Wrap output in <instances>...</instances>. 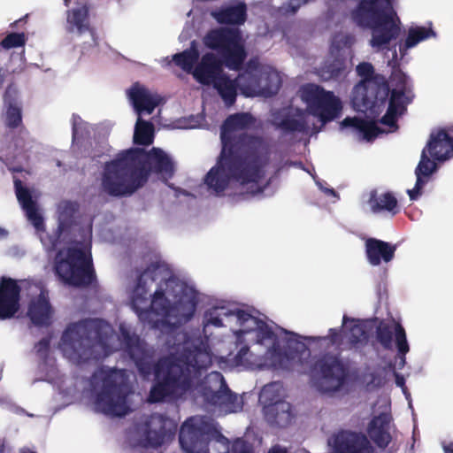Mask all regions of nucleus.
<instances>
[{
	"mask_svg": "<svg viewBox=\"0 0 453 453\" xmlns=\"http://www.w3.org/2000/svg\"><path fill=\"white\" fill-rule=\"evenodd\" d=\"M205 115H182L177 119L171 122L170 124L165 125L168 128H199L204 127L205 125Z\"/></svg>",
	"mask_w": 453,
	"mask_h": 453,
	"instance_id": "obj_34",
	"label": "nucleus"
},
{
	"mask_svg": "<svg viewBox=\"0 0 453 453\" xmlns=\"http://www.w3.org/2000/svg\"><path fill=\"white\" fill-rule=\"evenodd\" d=\"M6 113H21L22 104L19 99L17 91L8 88L4 96Z\"/></svg>",
	"mask_w": 453,
	"mask_h": 453,
	"instance_id": "obj_38",
	"label": "nucleus"
},
{
	"mask_svg": "<svg viewBox=\"0 0 453 453\" xmlns=\"http://www.w3.org/2000/svg\"><path fill=\"white\" fill-rule=\"evenodd\" d=\"M269 419H274L280 425L288 423L292 418V407L281 399L273 405V414H265Z\"/></svg>",
	"mask_w": 453,
	"mask_h": 453,
	"instance_id": "obj_36",
	"label": "nucleus"
},
{
	"mask_svg": "<svg viewBox=\"0 0 453 453\" xmlns=\"http://www.w3.org/2000/svg\"><path fill=\"white\" fill-rule=\"evenodd\" d=\"M308 119H306L304 121L305 122H311L313 125H315V123H319V127H316L314 126L312 128H311L310 127H288L287 128H290V129H293V130H301V129H305L307 131H311V132H319L321 128V127L327 121H330L331 119H333V117L334 115H321V114H319V115H305Z\"/></svg>",
	"mask_w": 453,
	"mask_h": 453,
	"instance_id": "obj_39",
	"label": "nucleus"
},
{
	"mask_svg": "<svg viewBox=\"0 0 453 453\" xmlns=\"http://www.w3.org/2000/svg\"><path fill=\"white\" fill-rule=\"evenodd\" d=\"M26 36L24 33H10L0 42V45L6 50L24 46Z\"/></svg>",
	"mask_w": 453,
	"mask_h": 453,
	"instance_id": "obj_40",
	"label": "nucleus"
},
{
	"mask_svg": "<svg viewBox=\"0 0 453 453\" xmlns=\"http://www.w3.org/2000/svg\"><path fill=\"white\" fill-rule=\"evenodd\" d=\"M8 231L3 227H0V240L5 239L8 236Z\"/></svg>",
	"mask_w": 453,
	"mask_h": 453,
	"instance_id": "obj_50",
	"label": "nucleus"
},
{
	"mask_svg": "<svg viewBox=\"0 0 453 453\" xmlns=\"http://www.w3.org/2000/svg\"><path fill=\"white\" fill-rule=\"evenodd\" d=\"M204 46L216 51L224 65L240 71L248 57L242 34L237 28L218 27L209 30L203 39Z\"/></svg>",
	"mask_w": 453,
	"mask_h": 453,
	"instance_id": "obj_11",
	"label": "nucleus"
},
{
	"mask_svg": "<svg viewBox=\"0 0 453 453\" xmlns=\"http://www.w3.org/2000/svg\"><path fill=\"white\" fill-rule=\"evenodd\" d=\"M177 424L174 420L166 418L159 414L152 415L149 420L139 428L141 439L139 445L142 447H158L170 441Z\"/></svg>",
	"mask_w": 453,
	"mask_h": 453,
	"instance_id": "obj_15",
	"label": "nucleus"
},
{
	"mask_svg": "<svg viewBox=\"0 0 453 453\" xmlns=\"http://www.w3.org/2000/svg\"><path fill=\"white\" fill-rule=\"evenodd\" d=\"M350 16L358 27L372 30L370 44L377 50L387 48L398 35L395 0H359Z\"/></svg>",
	"mask_w": 453,
	"mask_h": 453,
	"instance_id": "obj_6",
	"label": "nucleus"
},
{
	"mask_svg": "<svg viewBox=\"0 0 453 453\" xmlns=\"http://www.w3.org/2000/svg\"><path fill=\"white\" fill-rule=\"evenodd\" d=\"M366 256L372 265H378L381 261L388 263L394 257L395 246L376 239H369L365 242Z\"/></svg>",
	"mask_w": 453,
	"mask_h": 453,
	"instance_id": "obj_26",
	"label": "nucleus"
},
{
	"mask_svg": "<svg viewBox=\"0 0 453 453\" xmlns=\"http://www.w3.org/2000/svg\"><path fill=\"white\" fill-rule=\"evenodd\" d=\"M200 53L196 41H192L190 47L173 56L174 64L187 73H192L198 63Z\"/></svg>",
	"mask_w": 453,
	"mask_h": 453,
	"instance_id": "obj_29",
	"label": "nucleus"
},
{
	"mask_svg": "<svg viewBox=\"0 0 453 453\" xmlns=\"http://www.w3.org/2000/svg\"><path fill=\"white\" fill-rule=\"evenodd\" d=\"M299 96L310 111L309 113H342L343 105L340 97L318 84L303 85L299 89ZM296 113L306 112L297 110Z\"/></svg>",
	"mask_w": 453,
	"mask_h": 453,
	"instance_id": "obj_13",
	"label": "nucleus"
},
{
	"mask_svg": "<svg viewBox=\"0 0 453 453\" xmlns=\"http://www.w3.org/2000/svg\"><path fill=\"white\" fill-rule=\"evenodd\" d=\"M373 115H355L341 122V129L346 130L358 141H371L380 133H390L397 129L398 115H382L375 121Z\"/></svg>",
	"mask_w": 453,
	"mask_h": 453,
	"instance_id": "obj_12",
	"label": "nucleus"
},
{
	"mask_svg": "<svg viewBox=\"0 0 453 453\" xmlns=\"http://www.w3.org/2000/svg\"><path fill=\"white\" fill-rule=\"evenodd\" d=\"M180 444L186 453H227L229 441L213 420L203 417L188 418L181 426Z\"/></svg>",
	"mask_w": 453,
	"mask_h": 453,
	"instance_id": "obj_9",
	"label": "nucleus"
},
{
	"mask_svg": "<svg viewBox=\"0 0 453 453\" xmlns=\"http://www.w3.org/2000/svg\"><path fill=\"white\" fill-rule=\"evenodd\" d=\"M151 171L166 179L173 172V164L159 149L154 148L150 152L142 149L124 150L105 165L102 188L114 196L131 195L146 182Z\"/></svg>",
	"mask_w": 453,
	"mask_h": 453,
	"instance_id": "obj_4",
	"label": "nucleus"
},
{
	"mask_svg": "<svg viewBox=\"0 0 453 453\" xmlns=\"http://www.w3.org/2000/svg\"><path fill=\"white\" fill-rule=\"evenodd\" d=\"M369 206L374 212L380 211H393L395 213L396 199L389 193H382L380 195L372 194L369 201Z\"/></svg>",
	"mask_w": 453,
	"mask_h": 453,
	"instance_id": "obj_32",
	"label": "nucleus"
},
{
	"mask_svg": "<svg viewBox=\"0 0 453 453\" xmlns=\"http://www.w3.org/2000/svg\"><path fill=\"white\" fill-rule=\"evenodd\" d=\"M230 453H252L250 446L242 440H236L231 448Z\"/></svg>",
	"mask_w": 453,
	"mask_h": 453,
	"instance_id": "obj_42",
	"label": "nucleus"
},
{
	"mask_svg": "<svg viewBox=\"0 0 453 453\" xmlns=\"http://www.w3.org/2000/svg\"><path fill=\"white\" fill-rule=\"evenodd\" d=\"M395 88L389 89L385 113H404L412 102L414 94L408 85V77L402 72L394 74Z\"/></svg>",
	"mask_w": 453,
	"mask_h": 453,
	"instance_id": "obj_19",
	"label": "nucleus"
},
{
	"mask_svg": "<svg viewBox=\"0 0 453 453\" xmlns=\"http://www.w3.org/2000/svg\"><path fill=\"white\" fill-rule=\"evenodd\" d=\"M453 157V127L434 128L426 146L423 149L420 161L415 170L416 184L408 189L411 200H416L421 195L422 188L428 182L430 176L436 171L435 161H445Z\"/></svg>",
	"mask_w": 453,
	"mask_h": 453,
	"instance_id": "obj_10",
	"label": "nucleus"
},
{
	"mask_svg": "<svg viewBox=\"0 0 453 453\" xmlns=\"http://www.w3.org/2000/svg\"><path fill=\"white\" fill-rule=\"evenodd\" d=\"M4 122L10 127H18L21 123V115H5Z\"/></svg>",
	"mask_w": 453,
	"mask_h": 453,
	"instance_id": "obj_44",
	"label": "nucleus"
},
{
	"mask_svg": "<svg viewBox=\"0 0 453 453\" xmlns=\"http://www.w3.org/2000/svg\"><path fill=\"white\" fill-rule=\"evenodd\" d=\"M0 453H2V449L0 448Z\"/></svg>",
	"mask_w": 453,
	"mask_h": 453,
	"instance_id": "obj_55",
	"label": "nucleus"
},
{
	"mask_svg": "<svg viewBox=\"0 0 453 453\" xmlns=\"http://www.w3.org/2000/svg\"><path fill=\"white\" fill-rule=\"evenodd\" d=\"M395 383L398 387L404 390V378L399 374H395Z\"/></svg>",
	"mask_w": 453,
	"mask_h": 453,
	"instance_id": "obj_45",
	"label": "nucleus"
},
{
	"mask_svg": "<svg viewBox=\"0 0 453 453\" xmlns=\"http://www.w3.org/2000/svg\"><path fill=\"white\" fill-rule=\"evenodd\" d=\"M75 6L66 11L65 30L81 35L91 30L89 4L87 0H74Z\"/></svg>",
	"mask_w": 453,
	"mask_h": 453,
	"instance_id": "obj_24",
	"label": "nucleus"
},
{
	"mask_svg": "<svg viewBox=\"0 0 453 453\" xmlns=\"http://www.w3.org/2000/svg\"><path fill=\"white\" fill-rule=\"evenodd\" d=\"M127 374L123 370L101 368L90 381L89 402L97 412L121 417L131 411Z\"/></svg>",
	"mask_w": 453,
	"mask_h": 453,
	"instance_id": "obj_5",
	"label": "nucleus"
},
{
	"mask_svg": "<svg viewBox=\"0 0 453 453\" xmlns=\"http://www.w3.org/2000/svg\"><path fill=\"white\" fill-rule=\"evenodd\" d=\"M346 70V60L343 58L335 57L325 61L320 67V75L324 80H337L342 77Z\"/></svg>",
	"mask_w": 453,
	"mask_h": 453,
	"instance_id": "obj_31",
	"label": "nucleus"
},
{
	"mask_svg": "<svg viewBox=\"0 0 453 453\" xmlns=\"http://www.w3.org/2000/svg\"><path fill=\"white\" fill-rule=\"evenodd\" d=\"M251 115H229L221 127L222 153L205 182L216 193L231 188L235 194L255 196L265 188L267 156L260 139L250 138L239 155L232 153V139L247 126Z\"/></svg>",
	"mask_w": 453,
	"mask_h": 453,
	"instance_id": "obj_3",
	"label": "nucleus"
},
{
	"mask_svg": "<svg viewBox=\"0 0 453 453\" xmlns=\"http://www.w3.org/2000/svg\"><path fill=\"white\" fill-rule=\"evenodd\" d=\"M284 395L281 384L273 382L263 388L259 395V403L263 406L265 414H273V405L280 401Z\"/></svg>",
	"mask_w": 453,
	"mask_h": 453,
	"instance_id": "obj_28",
	"label": "nucleus"
},
{
	"mask_svg": "<svg viewBox=\"0 0 453 453\" xmlns=\"http://www.w3.org/2000/svg\"><path fill=\"white\" fill-rule=\"evenodd\" d=\"M14 183L18 201L45 249H56L62 242L67 241L70 234L74 236V240L71 241L66 248L58 250L55 258L56 273L69 285L88 284L92 280L93 273L90 254L92 231L89 224L83 229L77 225H72V219L77 209L76 204L68 201L58 204V240H53L44 234L43 218L36 204L40 196L39 192L23 187L19 180H15Z\"/></svg>",
	"mask_w": 453,
	"mask_h": 453,
	"instance_id": "obj_2",
	"label": "nucleus"
},
{
	"mask_svg": "<svg viewBox=\"0 0 453 453\" xmlns=\"http://www.w3.org/2000/svg\"><path fill=\"white\" fill-rule=\"evenodd\" d=\"M154 137V127L151 123L138 118L134 134L135 143L149 145L152 143Z\"/></svg>",
	"mask_w": 453,
	"mask_h": 453,
	"instance_id": "obj_33",
	"label": "nucleus"
},
{
	"mask_svg": "<svg viewBox=\"0 0 453 453\" xmlns=\"http://www.w3.org/2000/svg\"><path fill=\"white\" fill-rule=\"evenodd\" d=\"M317 184H318V186L319 187L320 189L324 190L325 193L332 195V196H335V193H334V191L333 189L323 188V187L321 186V184L319 181L317 182Z\"/></svg>",
	"mask_w": 453,
	"mask_h": 453,
	"instance_id": "obj_48",
	"label": "nucleus"
},
{
	"mask_svg": "<svg viewBox=\"0 0 453 453\" xmlns=\"http://www.w3.org/2000/svg\"><path fill=\"white\" fill-rule=\"evenodd\" d=\"M211 85L218 90L227 104H232L235 102L237 88L239 89L237 77L234 80H231L226 74L223 73Z\"/></svg>",
	"mask_w": 453,
	"mask_h": 453,
	"instance_id": "obj_30",
	"label": "nucleus"
},
{
	"mask_svg": "<svg viewBox=\"0 0 453 453\" xmlns=\"http://www.w3.org/2000/svg\"><path fill=\"white\" fill-rule=\"evenodd\" d=\"M128 98L136 113H152L159 105L165 103V98L139 82L134 83L127 90Z\"/></svg>",
	"mask_w": 453,
	"mask_h": 453,
	"instance_id": "obj_21",
	"label": "nucleus"
},
{
	"mask_svg": "<svg viewBox=\"0 0 453 453\" xmlns=\"http://www.w3.org/2000/svg\"><path fill=\"white\" fill-rule=\"evenodd\" d=\"M239 90L242 95L249 96H272L278 93L280 80L277 73L249 74L239 73L237 76Z\"/></svg>",
	"mask_w": 453,
	"mask_h": 453,
	"instance_id": "obj_16",
	"label": "nucleus"
},
{
	"mask_svg": "<svg viewBox=\"0 0 453 453\" xmlns=\"http://www.w3.org/2000/svg\"><path fill=\"white\" fill-rule=\"evenodd\" d=\"M397 55H396V51L395 50L394 52V58H395Z\"/></svg>",
	"mask_w": 453,
	"mask_h": 453,
	"instance_id": "obj_54",
	"label": "nucleus"
},
{
	"mask_svg": "<svg viewBox=\"0 0 453 453\" xmlns=\"http://www.w3.org/2000/svg\"><path fill=\"white\" fill-rule=\"evenodd\" d=\"M367 433L371 440L380 448H386L396 437V429L392 423L390 403L386 397L379 400L373 411Z\"/></svg>",
	"mask_w": 453,
	"mask_h": 453,
	"instance_id": "obj_14",
	"label": "nucleus"
},
{
	"mask_svg": "<svg viewBox=\"0 0 453 453\" xmlns=\"http://www.w3.org/2000/svg\"><path fill=\"white\" fill-rule=\"evenodd\" d=\"M443 449L445 453H453V443L444 445Z\"/></svg>",
	"mask_w": 453,
	"mask_h": 453,
	"instance_id": "obj_49",
	"label": "nucleus"
},
{
	"mask_svg": "<svg viewBox=\"0 0 453 453\" xmlns=\"http://www.w3.org/2000/svg\"><path fill=\"white\" fill-rule=\"evenodd\" d=\"M400 357H399V360L396 362V365L398 366V368H402L405 365V357L403 354H400Z\"/></svg>",
	"mask_w": 453,
	"mask_h": 453,
	"instance_id": "obj_46",
	"label": "nucleus"
},
{
	"mask_svg": "<svg viewBox=\"0 0 453 453\" xmlns=\"http://www.w3.org/2000/svg\"><path fill=\"white\" fill-rule=\"evenodd\" d=\"M336 453H372V448L365 435L342 431L328 440Z\"/></svg>",
	"mask_w": 453,
	"mask_h": 453,
	"instance_id": "obj_20",
	"label": "nucleus"
},
{
	"mask_svg": "<svg viewBox=\"0 0 453 453\" xmlns=\"http://www.w3.org/2000/svg\"><path fill=\"white\" fill-rule=\"evenodd\" d=\"M219 24L242 25L247 19V7L244 3L221 9L214 15Z\"/></svg>",
	"mask_w": 453,
	"mask_h": 453,
	"instance_id": "obj_27",
	"label": "nucleus"
},
{
	"mask_svg": "<svg viewBox=\"0 0 453 453\" xmlns=\"http://www.w3.org/2000/svg\"><path fill=\"white\" fill-rule=\"evenodd\" d=\"M316 385L320 391L329 393L342 385L345 370L335 357H326L317 364L313 369Z\"/></svg>",
	"mask_w": 453,
	"mask_h": 453,
	"instance_id": "obj_17",
	"label": "nucleus"
},
{
	"mask_svg": "<svg viewBox=\"0 0 453 453\" xmlns=\"http://www.w3.org/2000/svg\"><path fill=\"white\" fill-rule=\"evenodd\" d=\"M284 331L288 333V331ZM288 334L295 335L298 339L299 342L304 344L305 349L309 356L306 357H301V351L297 349V345L296 343H293L292 346L289 347L286 340L280 341V348L282 349V352L283 354H287L289 359L290 365L288 369H297L303 372H307L308 368H310L311 365L310 361L311 354L308 349V345H311V342H319L322 345L330 341L332 344L341 345L344 344V341H346V344L356 346L358 343L364 342L367 338L365 323L354 319L349 320L345 317L343 318V335H339L336 330L330 329V340H328L326 337L303 338L291 332H288Z\"/></svg>",
	"mask_w": 453,
	"mask_h": 453,
	"instance_id": "obj_8",
	"label": "nucleus"
},
{
	"mask_svg": "<svg viewBox=\"0 0 453 453\" xmlns=\"http://www.w3.org/2000/svg\"><path fill=\"white\" fill-rule=\"evenodd\" d=\"M49 345H50L49 339H42L35 346V351H36L37 355L40 357V358L44 359L46 357L47 353L49 351Z\"/></svg>",
	"mask_w": 453,
	"mask_h": 453,
	"instance_id": "obj_43",
	"label": "nucleus"
},
{
	"mask_svg": "<svg viewBox=\"0 0 453 453\" xmlns=\"http://www.w3.org/2000/svg\"><path fill=\"white\" fill-rule=\"evenodd\" d=\"M22 283L19 287L17 281L4 278L0 282V319L13 317L19 309V292L26 288Z\"/></svg>",
	"mask_w": 453,
	"mask_h": 453,
	"instance_id": "obj_22",
	"label": "nucleus"
},
{
	"mask_svg": "<svg viewBox=\"0 0 453 453\" xmlns=\"http://www.w3.org/2000/svg\"><path fill=\"white\" fill-rule=\"evenodd\" d=\"M360 81L350 94L351 108L357 113H380L386 106L389 87L384 76L375 73L369 62H361L356 67Z\"/></svg>",
	"mask_w": 453,
	"mask_h": 453,
	"instance_id": "obj_7",
	"label": "nucleus"
},
{
	"mask_svg": "<svg viewBox=\"0 0 453 453\" xmlns=\"http://www.w3.org/2000/svg\"><path fill=\"white\" fill-rule=\"evenodd\" d=\"M71 0H64L65 5L69 6Z\"/></svg>",
	"mask_w": 453,
	"mask_h": 453,
	"instance_id": "obj_52",
	"label": "nucleus"
},
{
	"mask_svg": "<svg viewBox=\"0 0 453 453\" xmlns=\"http://www.w3.org/2000/svg\"><path fill=\"white\" fill-rule=\"evenodd\" d=\"M223 65L224 63L221 58H219L212 52H207L202 56L196 65L193 77L198 83L210 86L224 73Z\"/></svg>",
	"mask_w": 453,
	"mask_h": 453,
	"instance_id": "obj_23",
	"label": "nucleus"
},
{
	"mask_svg": "<svg viewBox=\"0 0 453 453\" xmlns=\"http://www.w3.org/2000/svg\"><path fill=\"white\" fill-rule=\"evenodd\" d=\"M241 73H249V74H260L265 73V72H261L259 70V62L257 58H250L245 65V67L242 65ZM241 72V70L239 71ZM269 73H273L270 72Z\"/></svg>",
	"mask_w": 453,
	"mask_h": 453,
	"instance_id": "obj_41",
	"label": "nucleus"
},
{
	"mask_svg": "<svg viewBox=\"0 0 453 453\" xmlns=\"http://www.w3.org/2000/svg\"><path fill=\"white\" fill-rule=\"evenodd\" d=\"M77 135H78V129H77L76 123H74L73 124V137L76 138Z\"/></svg>",
	"mask_w": 453,
	"mask_h": 453,
	"instance_id": "obj_51",
	"label": "nucleus"
},
{
	"mask_svg": "<svg viewBox=\"0 0 453 453\" xmlns=\"http://www.w3.org/2000/svg\"><path fill=\"white\" fill-rule=\"evenodd\" d=\"M26 290L30 297L27 315L34 324L48 325L53 317V310L50 304L44 288L38 283L26 282Z\"/></svg>",
	"mask_w": 453,
	"mask_h": 453,
	"instance_id": "obj_18",
	"label": "nucleus"
},
{
	"mask_svg": "<svg viewBox=\"0 0 453 453\" xmlns=\"http://www.w3.org/2000/svg\"><path fill=\"white\" fill-rule=\"evenodd\" d=\"M355 42L356 38L351 34L338 33L334 35L332 41L331 54H334V50L340 51L343 49H350Z\"/></svg>",
	"mask_w": 453,
	"mask_h": 453,
	"instance_id": "obj_37",
	"label": "nucleus"
},
{
	"mask_svg": "<svg viewBox=\"0 0 453 453\" xmlns=\"http://www.w3.org/2000/svg\"><path fill=\"white\" fill-rule=\"evenodd\" d=\"M393 334L398 353L405 355L410 349L405 331L399 323L395 321L388 324L380 323L377 328L378 340L385 348L391 347Z\"/></svg>",
	"mask_w": 453,
	"mask_h": 453,
	"instance_id": "obj_25",
	"label": "nucleus"
},
{
	"mask_svg": "<svg viewBox=\"0 0 453 453\" xmlns=\"http://www.w3.org/2000/svg\"><path fill=\"white\" fill-rule=\"evenodd\" d=\"M268 453H287L286 449L278 446L272 448Z\"/></svg>",
	"mask_w": 453,
	"mask_h": 453,
	"instance_id": "obj_47",
	"label": "nucleus"
},
{
	"mask_svg": "<svg viewBox=\"0 0 453 453\" xmlns=\"http://www.w3.org/2000/svg\"><path fill=\"white\" fill-rule=\"evenodd\" d=\"M170 273L165 265L152 264L141 275L131 294V304L142 321L159 328L167 334V356L156 366H151V355L145 344L135 335L120 327L124 343L113 334L111 326L103 320H87L72 324L64 331L58 348L70 363L81 365L90 360L108 356L123 346L134 361L140 372L148 377L153 371L157 380L151 388L150 402L180 397L191 391L202 397L219 413L237 412L242 408V399L227 388L221 373L212 372L201 382L198 377L212 361L209 344L211 326L228 327L227 347L211 343L221 357L237 349L234 360L248 368L274 367L287 369L290 363L283 354L280 341L297 345L301 357H308L304 344L298 339L266 321L239 310L225 306L213 307L203 316V336L189 335L174 327L188 322L196 312L198 293L193 286L175 278H166Z\"/></svg>",
	"mask_w": 453,
	"mask_h": 453,
	"instance_id": "obj_1",
	"label": "nucleus"
},
{
	"mask_svg": "<svg viewBox=\"0 0 453 453\" xmlns=\"http://www.w3.org/2000/svg\"><path fill=\"white\" fill-rule=\"evenodd\" d=\"M435 32L431 28H427L425 27H411L408 31L407 37L404 42L405 49H411L416 46L420 42L428 39L430 37H434Z\"/></svg>",
	"mask_w": 453,
	"mask_h": 453,
	"instance_id": "obj_35",
	"label": "nucleus"
},
{
	"mask_svg": "<svg viewBox=\"0 0 453 453\" xmlns=\"http://www.w3.org/2000/svg\"><path fill=\"white\" fill-rule=\"evenodd\" d=\"M17 22H18V21H14V23H13V24H12V27H13V26H15V25L17 24Z\"/></svg>",
	"mask_w": 453,
	"mask_h": 453,
	"instance_id": "obj_53",
	"label": "nucleus"
}]
</instances>
